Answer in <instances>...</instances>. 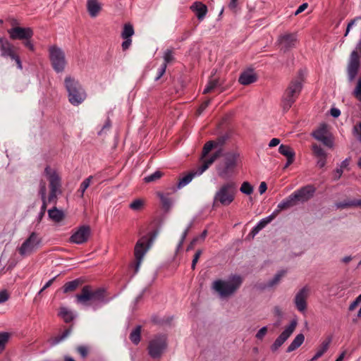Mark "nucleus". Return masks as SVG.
I'll use <instances>...</instances> for the list:
<instances>
[{
	"instance_id": "f257e3e1",
	"label": "nucleus",
	"mask_w": 361,
	"mask_h": 361,
	"mask_svg": "<svg viewBox=\"0 0 361 361\" xmlns=\"http://www.w3.org/2000/svg\"><path fill=\"white\" fill-rule=\"evenodd\" d=\"M228 139V134L225 133L217 137L216 140H209L204 145L201 154L202 164L198 169V174L202 173L216 159L221 156L222 149L221 147L224 145Z\"/></svg>"
},
{
	"instance_id": "f03ea898",
	"label": "nucleus",
	"mask_w": 361,
	"mask_h": 361,
	"mask_svg": "<svg viewBox=\"0 0 361 361\" xmlns=\"http://www.w3.org/2000/svg\"><path fill=\"white\" fill-rule=\"evenodd\" d=\"M76 301L81 304L91 305L94 310L101 308L103 305L110 302L111 298L109 297V293L106 288L100 287L93 289L90 285L84 286L81 292L75 295Z\"/></svg>"
},
{
	"instance_id": "7ed1b4c3",
	"label": "nucleus",
	"mask_w": 361,
	"mask_h": 361,
	"mask_svg": "<svg viewBox=\"0 0 361 361\" xmlns=\"http://www.w3.org/2000/svg\"><path fill=\"white\" fill-rule=\"evenodd\" d=\"M305 80V72L302 69H300L296 77L288 83L281 100V105L284 112H287L298 98L303 88Z\"/></svg>"
},
{
	"instance_id": "20e7f679",
	"label": "nucleus",
	"mask_w": 361,
	"mask_h": 361,
	"mask_svg": "<svg viewBox=\"0 0 361 361\" xmlns=\"http://www.w3.org/2000/svg\"><path fill=\"white\" fill-rule=\"evenodd\" d=\"M44 175L49 181V193L47 199L41 200L42 206L40 212H46L47 204L57 202V195L62 193L61 191V178L56 169H51L49 165H47L44 169Z\"/></svg>"
},
{
	"instance_id": "39448f33",
	"label": "nucleus",
	"mask_w": 361,
	"mask_h": 361,
	"mask_svg": "<svg viewBox=\"0 0 361 361\" xmlns=\"http://www.w3.org/2000/svg\"><path fill=\"white\" fill-rule=\"evenodd\" d=\"M243 279L240 275L232 274L228 280L217 279L212 283V288L221 298H228L234 294L241 286Z\"/></svg>"
},
{
	"instance_id": "423d86ee",
	"label": "nucleus",
	"mask_w": 361,
	"mask_h": 361,
	"mask_svg": "<svg viewBox=\"0 0 361 361\" xmlns=\"http://www.w3.org/2000/svg\"><path fill=\"white\" fill-rule=\"evenodd\" d=\"M240 157V154L238 151L226 152L224 154L223 160L216 166L218 176L223 179H228L231 177L238 166Z\"/></svg>"
},
{
	"instance_id": "0eeeda50",
	"label": "nucleus",
	"mask_w": 361,
	"mask_h": 361,
	"mask_svg": "<svg viewBox=\"0 0 361 361\" xmlns=\"http://www.w3.org/2000/svg\"><path fill=\"white\" fill-rule=\"evenodd\" d=\"M237 192L238 188L235 182L228 181L222 184L214 195L213 205H230L234 201Z\"/></svg>"
},
{
	"instance_id": "6e6552de",
	"label": "nucleus",
	"mask_w": 361,
	"mask_h": 361,
	"mask_svg": "<svg viewBox=\"0 0 361 361\" xmlns=\"http://www.w3.org/2000/svg\"><path fill=\"white\" fill-rule=\"evenodd\" d=\"M65 87L68 92L69 102L78 106L86 99V92L80 83L71 76H66L64 80Z\"/></svg>"
},
{
	"instance_id": "1a4fd4ad",
	"label": "nucleus",
	"mask_w": 361,
	"mask_h": 361,
	"mask_svg": "<svg viewBox=\"0 0 361 361\" xmlns=\"http://www.w3.org/2000/svg\"><path fill=\"white\" fill-rule=\"evenodd\" d=\"M9 37L12 40H22L25 47L31 51H35V48L32 38L34 35L33 30L30 27H12L8 30Z\"/></svg>"
},
{
	"instance_id": "9d476101",
	"label": "nucleus",
	"mask_w": 361,
	"mask_h": 361,
	"mask_svg": "<svg viewBox=\"0 0 361 361\" xmlns=\"http://www.w3.org/2000/svg\"><path fill=\"white\" fill-rule=\"evenodd\" d=\"M168 348V337L166 334H159L149 341L147 351L152 359H159Z\"/></svg>"
},
{
	"instance_id": "9b49d317",
	"label": "nucleus",
	"mask_w": 361,
	"mask_h": 361,
	"mask_svg": "<svg viewBox=\"0 0 361 361\" xmlns=\"http://www.w3.org/2000/svg\"><path fill=\"white\" fill-rule=\"evenodd\" d=\"M49 59L53 70L57 73L64 71L67 65V61L64 51L56 44L49 47Z\"/></svg>"
},
{
	"instance_id": "f8f14e48",
	"label": "nucleus",
	"mask_w": 361,
	"mask_h": 361,
	"mask_svg": "<svg viewBox=\"0 0 361 361\" xmlns=\"http://www.w3.org/2000/svg\"><path fill=\"white\" fill-rule=\"evenodd\" d=\"M42 239L36 232H32L27 238L18 247L21 257H26L35 252L42 245Z\"/></svg>"
},
{
	"instance_id": "ddd939ff",
	"label": "nucleus",
	"mask_w": 361,
	"mask_h": 361,
	"mask_svg": "<svg viewBox=\"0 0 361 361\" xmlns=\"http://www.w3.org/2000/svg\"><path fill=\"white\" fill-rule=\"evenodd\" d=\"M361 57V39L358 41L356 49L350 55L349 62L347 66L348 77L349 81H353L356 78L360 66Z\"/></svg>"
},
{
	"instance_id": "4468645a",
	"label": "nucleus",
	"mask_w": 361,
	"mask_h": 361,
	"mask_svg": "<svg viewBox=\"0 0 361 361\" xmlns=\"http://www.w3.org/2000/svg\"><path fill=\"white\" fill-rule=\"evenodd\" d=\"M92 235V229L89 225H81L72 231L68 238L70 243L82 245L86 243Z\"/></svg>"
},
{
	"instance_id": "2eb2a0df",
	"label": "nucleus",
	"mask_w": 361,
	"mask_h": 361,
	"mask_svg": "<svg viewBox=\"0 0 361 361\" xmlns=\"http://www.w3.org/2000/svg\"><path fill=\"white\" fill-rule=\"evenodd\" d=\"M312 136L317 140L321 142L328 148H333L334 146V139L331 133L328 130V125L322 123L312 133Z\"/></svg>"
},
{
	"instance_id": "dca6fc26",
	"label": "nucleus",
	"mask_w": 361,
	"mask_h": 361,
	"mask_svg": "<svg viewBox=\"0 0 361 361\" xmlns=\"http://www.w3.org/2000/svg\"><path fill=\"white\" fill-rule=\"evenodd\" d=\"M298 322L296 319L291 320L290 324L286 327V329L281 333V334L276 338L275 341L272 343L270 347L271 352L277 351L279 348L288 340L291 334L295 331Z\"/></svg>"
},
{
	"instance_id": "f3484780",
	"label": "nucleus",
	"mask_w": 361,
	"mask_h": 361,
	"mask_svg": "<svg viewBox=\"0 0 361 361\" xmlns=\"http://www.w3.org/2000/svg\"><path fill=\"white\" fill-rule=\"evenodd\" d=\"M317 188L312 184L304 185L295 190L292 194L297 204L305 203L310 200L314 195Z\"/></svg>"
},
{
	"instance_id": "a211bd4d",
	"label": "nucleus",
	"mask_w": 361,
	"mask_h": 361,
	"mask_svg": "<svg viewBox=\"0 0 361 361\" xmlns=\"http://www.w3.org/2000/svg\"><path fill=\"white\" fill-rule=\"evenodd\" d=\"M298 42L295 33H284L279 36L277 44L280 46L281 50L286 52L294 48Z\"/></svg>"
},
{
	"instance_id": "6ab92c4d",
	"label": "nucleus",
	"mask_w": 361,
	"mask_h": 361,
	"mask_svg": "<svg viewBox=\"0 0 361 361\" xmlns=\"http://www.w3.org/2000/svg\"><path fill=\"white\" fill-rule=\"evenodd\" d=\"M309 289L307 286L302 288L295 295L294 303L296 309L300 312H305L307 307V297Z\"/></svg>"
},
{
	"instance_id": "aec40b11",
	"label": "nucleus",
	"mask_w": 361,
	"mask_h": 361,
	"mask_svg": "<svg viewBox=\"0 0 361 361\" xmlns=\"http://www.w3.org/2000/svg\"><path fill=\"white\" fill-rule=\"evenodd\" d=\"M146 236H142L137 240L134 247V255L135 259L142 260L143 257L149 248V245L146 242Z\"/></svg>"
},
{
	"instance_id": "412c9836",
	"label": "nucleus",
	"mask_w": 361,
	"mask_h": 361,
	"mask_svg": "<svg viewBox=\"0 0 361 361\" xmlns=\"http://www.w3.org/2000/svg\"><path fill=\"white\" fill-rule=\"evenodd\" d=\"M297 204L295 200L291 193L288 197L283 200L277 206V208L271 213L276 218L278 214L283 210L288 209L295 206Z\"/></svg>"
},
{
	"instance_id": "4be33fe9",
	"label": "nucleus",
	"mask_w": 361,
	"mask_h": 361,
	"mask_svg": "<svg viewBox=\"0 0 361 361\" xmlns=\"http://www.w3.org/2000/svg\"><path fill=\"white\" fill-rule=\"evenodd\" d=\"M279 152L281 154L285 156L287 158L284 168H287L288 166L293 163L295 153L291 147L282 144L279 146Z\"/></svg>"
},
{
	"instance_id": "5701e85b",
	"label": "nucleus",
	"mask_w": 361,
	"mask_h": 361,
	"mask_svg": "<svg viewBox=\"0 0 361 361\" xmlns=\"http://www.w3.org/2000/svg\"><path fill=\"white\" fill-rule=\"evenodd\" d=\"M190 8L195 11L196 16L199 20H202L208 11L207 6L200 1H195Z\"/></svg>"
},
{
	"instance_id": "b1692460",
	"label": "nucleus",
	"mask_w": 361,
	"mask_h": 361,
	"mask_svg": "<svg viewBox=\"0 0 361 361\" xmlns=\"http://www.w3.org/2000/svg\"><path fill=\"white\" fill-rule=\"evenodd\" d=\"M1 56L2 57H9L12 60H14L16 63V66L18 69L22 70L23 66L19 55L15 51L14 47L6 49L4 51H1Z\"/></svg>"
},
{
	"instance_id": "393cba45",
	"label": "nucleus",
	"mask_w": 361,
	"mask_h": 361,
	"mask_svg": "<svg viewBox=\"0 0 361 361\" xmlns=\"http://www.w3.org/2000/svg\"><path fill=\"white\" fill-rule=\"evenodd\" d=\"M257 80V75L255 73L243 72L239 78L238 82L243 85H248Z\"/></svg>"
},
{
	"instance_id": "a878e982",
	"label": "nucleus",
	"mask_w": 361,
	"mask_h": 361,
	"mask_svg": "<svg viewBox=\"0 0 361 361\" xmlns=\"http://www.w3.org/2000/svg\"><path fill=\"white\" fill-rule=\"evenodd\" d=\"M331 341H332V337L328 336L319 345V348L317 349V353L313 356V357L311 359V361L316 360L318 358L321 357L329 349Z\"/></svg>"
},
{
	"instance_id": "bb28decb",
	"label": "nucleus",
	"mask_w": 361,
	"mask_h": 361,
	"mask_svg": "<svg viewBox=\"0 0 361 361\" xmlns=\"http://www.w3.org/2000/svg\"><path fill=\"white\" fill-rule=\"evenodd\" d=\"M157 195L160 199L161 209L164 210V212H169L171 209L173 204L172 200L168 197L169 194L164 195L161 192H157Z\"/></svg>"
},
{
	"instance_id": "cd10ccee",
	"label": "nucleus",
	"mask_w": 361,
	"mask_h": 361,
	"mask_svg": "<svg viewBox=\"0 0 361 361\" xmlns=\"http://www.w3.org/2000/svg\"><path fill=\"white\" fill-rule=\"evenodd\" d=\"M49 217L54 222H61L65 218L63 212L59 209L56 207H54L52 209L48 210Z\"/></svg>"
},
{
	"instance_id": "c85d7f7f",
	"label": "nucleus",
	"mask_w": 361,
	"mask_h": 361,
	"mask_svg": "<svg viewBox=\"0 0 361 361\" xmlns=\"http://www.w3.org/2000/svg\"><path fill=\"white\" fill-rule=\"evenodd\" d=\"M197 173V172L195 171H190L183 177L179 178V180L177 183L176 187H174L173 188V191L176 192L177 189H180L186 185H188L189 183L191 182L192 178L195 177V176Z\"/></svg>"
},
{
	"instance_id": "c756f323",
	"label": "nucleus",
	"mask_w": 361,
	"mask_h": 361,
	"mask_svg": "<svg viewBox=\"0 0 361 361\" xmlns=\"http://www.w3.org/2000/svg\"><path fill=\"white\" fill-rule=\"evenodd\" d=\"M305 336L302 334H298L286 349V353H290L298 348L304 342Z\"/></svg>"
},
{
	"instance_id": "7c9ffc66",
	"label": "nucleus",
	"mask_w": 361,
	"mask_h": 361,
	"mask_svg": "<svg viewBox=\"0 0 361 361\" xmlns=\"http://www.w3.org/2000/svg\"><path fill=\"white\" fill-rule=\"evenodd\" d=\"M82 283V280L80 278L66 282L62 287L63 292L64 293H67L69 292L74 291Z\"/></svg>"
},
{
	"instance_id": "2f4dec72",
	"label": "nucleus",
	"mask_w": 361,
	"mask_h": 361,
	"mask_svg": "<svg viewBox=\"0 0 361 361\" xmlns=\"http://www.w3.org/2000/svg\"><path fill=\"white\" fill-rule=\"evenodd\" d=\"M87 11L92 17H95L101 10L97 0H89L87 4Z\"/></svg>"
},
{
	"instance_id": "473e14b6",
	"label": "nucleus",
	"mask_w": 361,
	"mask_h": 361,
	"mask_svg": "<svg viewBox=\"0 0 361 361\" xmlns=\"http://www.w3.org/2000/svg\"><path fill=\"white\" fill-rule=\"evenodd\" d=\"M274 219V216L272 214H271L268 216L261 219L257 223V224L252 228V233H259L262 229H263L269 223H270Z\"/></svg>"
},
{
	"instance_id": "72a5a7b5",
	"label": "nucleus",
	"mask_w": 361,
	"mask_h": 361,
	"mask_svg": "<svg viewBox=\"0 0 361 361\" xmlns=\"http://www.w3.org/2000/svg\"><path fill=\"white\" fill-rule=\"evenodd\" d=\"M361 206V200H345L336 204L338 209H345Z\"/></svg>"
},
{
	"instance_id": "f704fd0d",
	"label": "nucleus",
	"mask_w": 361,
	"mask_h": 361,
	"mask_svg": "<svg viewBox=\"0 0 361 361\" xmlns=\"http://www.w3.org/2000/svg\"><path fill=\"white\" fill-rule=\"evenodd\" d=\"M58 315L63 319L65 323H70L75 319L73 312L63 307L59 309Z\"/></svg>"
},
{
	"instance_id": "c9c22d12",
	"label": "nucleus",
	"mask_w": 361,
	"mask_h": 361,
	"mask_svg": "<svg viewBox=\"0 0 361 361\" xmlns=\"http://www.w3.org/2000/svg\"><path fill=\"white\" fill-rule=\"evenodd\" d=\"M142 326L137 325L130 334L129 338L130 341L135 345H138L141 340Z\"/></svg>"
},
{
	"instance_id": "e433bc0d",
	"label": "nucleus",
	"mask_w": 361,
	"mask_h": 361,
	"mask_svg": "<svg viewBox=\"0 0 361 361\" xmlns=\"http://www.w3.org/2000/svg\"><path fill=\"white\" fill-rule=\"evenodd\" d=\"M71 327L65 329L61 334L54 336L50 339L51 345H56L65 339L71 332Z\"/></svg>"
},
{
	"instance_id": "4c0bfd02",
	"label": "nucleus",
	"mask_w": 361,
	"mask_h": 361,
	"mask_svg": "<svg viewBox=\"0 0 361 361\" xmlns=\"http://www.w3.org/2000/svg\"><path fill=\"white\" fill-rule=\"evenodd\" d=\"M11 334L6 331L0 332V355L6 349V344L8 343Z\"/></svg>"
},
{
	"instance_id": "58836bf2",
	"label": "nucleus",
	"mask_w": 361,
	"mask_h": 361,
	"mask_svg": "<svg viewBox=\"0 0 361 361\" xmlns=\"http://www.w3.org/2000/svg\"><path fill=\"white\" fill-rule=\"evenodd\" d=\"M134 28L132 24L126 23L123 26V29L121 33V37L123 39H131V37L134 35Z\"/></svg>"
},
{
	"instance_id": "ea45409f",
	"label": "nucleus",
	"mask_w": 361,
	"mask_h": 361,
	"mask_svg": "<svg viewBox=\"0 0 361 361\" xmlns=\"http://www.w3.org/2000/svg\"><path fill=\"white\" fill-rule=\"evenodd\" d=\"M219 80V79H212L208 81V83L205 88L203 90V94H207L212 92L216 87H220Z\"/></svg>"
},
{
	"instance_id": "a19ab883",
	"label": "nucleus",
	"mask_w": 361,
	"mask_h": 361,
	"mask_svg": "<svg viewBox=\"0 0 361 361\" xmlns=\"http://www.w3.org/2000/svg\"><path fill=\"white\" fill-rule=\"evenodd\" d=\"M286 271H285V270L279 271L274 275V276L271 280L269 281L267 286L269 287H273L274 286L276 285L280 281L281 278L286 274Z\"/></svg>"
},
{
	"instance_id": "79ce46f5",
	"label": "nucleus",
	"mask_w": 361,
	"mask_h": 361,
	"mask_svg": "<svg viewBox=\"0 0 361 361\" xmlns=\"http://www.w3.org/2000/svg\"><path fill=\"white\" fill-rule=\"evenodd\" d=\"M163 176L164 173L161 172V171L157 170L154 173L147 176H145L143 180L145 183H147L151 182H155L157 180L160 179Z\"/></svg>"
},
{
	"instance_id": "37998d69",
	"label": "nucleus",
	"mask_w": 361,
	"mask_h": 361,
	"mask_svg": "<svg viewBox=\"0 0 361 361\" xmlns=\"http://www.w3.org/2000/svg\"><path fill=\"white\" fill-rule=\"evenodd\" d=\"M93 178L92 176H90L87 178H85L80 184V188L78 192H82V195H80V197L82 198L84 197V193L85 190L88 188L91 183V180Z\"/></svg>"
},
{
	"instance_id": "c03bdc74",
	"label": "nucleus",
	"mask_w": 361,
	"mask_h": 361,
	"mask_svg": "<svg viewBox=\"0 0 361 361\" xmlns=\"http://www.w3.org/2000/svg\"><path fill=\"white\" fill-rule=\"evenodd\" d=\"M240 191L247 195H250L253 192V186L247 181H245L242 183Z\"/></svg>"
},
{
	"instance_id": "a18cd8bd",
	"label": "nucleus",
	"mask_w": 361,
	"mask_h": 361,
	"mask_svg": "<svg viewBox=\"0 0 361 361\" xmlns=\"http://www.w3.org/2000/svg\"><path fill=\"white\" fill-rule=\"evenodd\" d=\"M312 149L314 156L317 158L327 157V154L325 152V151L321 147V146L317 144L312 145Z\"/></svg>"
},
{
	"instance_id": "49530a36",
	"label": "nucleus",
	"mask_w": 361,
	"mask_h": 361,
	"mask_svg": "<svg viewBox=\"0 0 361 361\" xmlns=\"http://www.w3.org/2000/svg\"><path fill=\"white\" fill-rule=\"evenodd\" d=\"M38 195L40 197L41 200L47 199L46 183L43 180H41L39 182Z\"/></svg>"
},
{
	"instance_id": "de8ad7c7",
	"label": "nucleus",
	"mask_w": 361,
	"mask_h": 361,
	"mask_svg": "<svg viewBox=\"0 0 361 361\" xmlns=\"http://www.w3.org/2000/svg\"><path fill=\"white\" fill-rule=\"evenodd\" d=\"M173 60L174 56L172 49H166L164 54V62L163 63H166V66L167 67V64L171 63Z\"/></svg>"
},
{
	"instance_id": "09e8293b",
	"label": "nucleus",
	"mask_w": 361,
	"mask_h": 361,
	"mask_svg": "<svg viewBox=\"0 0 361 361\" xmlns=\"http://www.w3.org/2000/svg\"><path fill=\"white\" fill-rule=\"evenodd\" d=\"M144 202L140 199L133 200L129 205L130 208L133 210L138 211L143 207Z\"/></svg>"
},
{
	"instance_id": "8fccbe9b",
	"label": "nucleus",
	"mask_w": 361,
	"mask_h": 361,
	"mask_svg": "<svg viewBox=\"0 0 361 361\" xmlns=\"http://www.w3.org/2000/svg\"><path fill=\"white\" fill-rule=\"evenodd\" d=\"M14 47L7 39L0 37V51H4Z\"/></svg>"
},
{
	"instance_id": "3c124183",
	"label": "nucleus",
	"mask_w": 361,
	"mask_h": 361,
	"mask_svg": "<svg viewBox=\"0 0 361 361\" xmlns=\"http://www.w3.org/2000/svg\"><path fill=\"white\" fill-rule=\"evenodd\" d=\"M210 102H211V99H207V100L203 102L197 109V111L195 113L196 116H200L203 113V111L207 108V106L209 105Z\"/></svg>"
},
{
	"instance_id": "603ef678",
	"label": "nucleus",
	"mask_w": 361,
	"mask_h": 361,
	"mask_svg": "<svg viewBox=\"0 0 361 361\" xmlns=\"http://www.w3.org/2000/svg\"><path fill=\"white\" fill-rule=\"evenodd\" d=\"M353 94L357 99L361 102V78L358 79Z\"/></svg>"
},
{
	"instance_id": "864d4df0",
	"label": "nucleus",
	"mask_w": 361,
	"mask_h": 361,
	"mask_svg": "<svg viewBox=\"0 0 361 361\" xmlns=\"http://www.w3.org/2000/svg\"><path fill=\"white\" fill-rule=\"evenodd\" d=\"M202 254V250L199 249L196 251L195 254L194 255L193 259L192 261V264H191V269L192 270L195 269L196 264H197Z\"/></svg>"
},
{
	"instance_id": "5fc2aeb1",
	"label": "nucleus",
	"mask_w": 361,
	"mask_h": 361,
	"mask_svg": "<svg viewBox=\"0 0 361 361\" xmlns=\"http://www.w3.org/2000/svg\"><path fill=\"white\" fill-rule=\"evenodd\" d=\"M158 234V230L157 229H154L152 231H150L149 233H148V235L149 237L147 238L146 236V243L149 245H151V244L152 243L153 240L155 239V238L157 237Z\"/></svg>"
},
{
	"instance_id": "6e6d98bb",
	"label": "nucleus",
	"mask_w": 361,
	"mask_h": 361,
	"mask_svg": "<svg viewBox=\"0 0 361 361\" xmlns=\"http://www.w3.org/2000/svg\"><path fill=\"white\" fill-rule=\"evenodd\" d=\"M358 20H361V16H357V17H355L354 19L351 20L347 25V27H346V30H345V32L344 34V36L346 37L350 30V28L352 27V26L355 23L356 21H357Z\"/></svg>"
},
{
	"instance_id": "4d7b16f0",
	"label": "nucleus",
	"mask_w": 361,
	"mask_h": 361,
	"mask_svg": "<svg viewBox=\"0 0 361 361\" xmlns=\"http://www.w3.org/2000/svg\"><path fill=\"white\" fill-rule=\"evenodd\" d=\"M267 333V327L263 326L257 332L255 337L259 340H262Z\"/></svg>"
},
{
	"instance_id": "13d9d810",
	"label": "nucleus",
	"mask_w": 361,
	"mask_h": 361,
	"mask_svg": "<svg viewBox=\"0 0 361 361\" xmlns=\"http://www.w3.org/2000/svg\"><path fill=\"white\" fill-rule=\"evenodd\" d=\"M166 63H162L161 66H160V68L158 69L157 75L156 76V78L154 79L155 81L159 80L163 76V75L166 72Z\"/></svg>"
},
{
	"instance_id": "bf43d9fd",
	"label": "nucleus",
	"mask_w": 361,
	"mask_h": 361,
	"mask_svg": "<svg viewBox=\"0 0 361 361\" xmlns=\"http://www.w3.org/2000/svg\"><path fill=\"white\" fill-rule=\"evenodd\" d=\"M353 132L355 135L358 136L359 140L361 141V122L354 126Z\"/></svg>"
},
{
	"instance_id": "052dcab7",
	"label": "nucleus",
	"mask_w": 361,
	"mask_h": 361,
	"mask_svg": "<svg viewBox=\"0 0 361 361\" xmlns=\"http://www.w3.org/2000/svg\"><path fill=\"white\" fill-rule=\"evenodd\" d=\"M238 1V0H230V2L228 3V8L231 11H232L233 13L237 12Z\"/></svg>"
},
{
	"instance_id": "680f3d73",
	"label": "nucleus",
	"mask_w": 361,
	"mask_h": 361,
	"mask_svg": "<svg viewBox=\"0 0 361 361\" xmlns=\"http://www.w3.org/2000/svg\"><path fill=\"white\" fill-rule=\"evenodd\" d=\"M111 126V121L109 118L106 119L102 128L98 132V135H101L104 130H109Z\"/></svg>"
},
{
	"instance_id": "e2e57ef3",
	"label": "nucleus",
	"mask_w": 361,
	"mask_h": 361,
	"mask_svg": "<svg viewBox=\"0 0 361 361\" xmlns=\"http://www.w3.org/2000/svg\"><path fill=\"white\" fill-rule=\"evenodd\" d=\"M78 352L80 354L82 357H86L87 355V349L85 346L80 345L77 349Z\"/></svg>"
},
{
	"instance_id": "0e129e2a",
	"label": "nucleus",
	"mask_w": 361,
	"mask_h": 361,
	"mask_svg": "<svg viewBox=\"0 0 361 361\" xmlns=\"http://www.w3.org/2000/svg\"><path fill=\"white\" fill-rule=\"evenodd\" d=\"M343 174V169L341 168H337L334 171V180H337L341 178Z\"/></svg>"
},
{
	"instance_id": "69168bd1",
	"label": "nucleus",
	"mask_w": 361,
	"mask_h": 361,
	"mask_svg": "<svg viewBox=\"0 0 361 361\" xmlns=\"http://www.w3.org/2000/svg\"><path fill=\"white\" fill-rule=\"evenodd\" d=\"M198 240H199V237L193 238L192 240L189 243V245H188L186 251H189V250H193L195 246V245L198 242Z\"/></svg>"
},
{
	"instance_id": "338daca9",
	"label": "nucleus",
	"mask_w": 361,
	"mask_h": 361,
	"mask_svg": "<svg viewBox=\"0 0 361 361\" xmlns=\"http://www.w3.org/2000/svg\"><path fill=\"white\" fill-rule=\"evenodd\" d=\"M124 41L122 42L121 47L123 51L127 50L132 43L131 39H123Z\"/></svg>"
},
{
	"instance_id": "774afa93",
	"label": "nucleus",
	"mask_w": 361,
	"mask_h": 361,
	"mask_svg": "<svg viewBox=\"0 0 361 361\" xmlns=\"http://www.w3.org/2000/svg\"><path fill=\"white\" fill-rule=\"evenodd\" d=\"M307 6H308L307 3L302 4L300 6H299L298 9L295 11L294 15L297 16V15L300 14V13L303 12L307 8Z\"/></svg>"
}]
</instances>
